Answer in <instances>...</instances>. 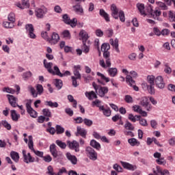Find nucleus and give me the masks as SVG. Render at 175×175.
Instances as JSON below:
<instances>
[{
  "instance_id": "obj_7",
  "label": "nucleus",
  "mask_w": 175,
  "mask_h": 175,
  "mask_svg": "<svg viewBox=\"0 0 175 175\" xmlns=\"http://www.w3.org/2000/svg\"><path fill=\"white\" fill-rule=\"evenodd\" d=\"M62 21H64L65 24L70 25L72 28H75V27L77 25V18H74L73 19L70 20V18L67 14L62 16Z\"/></svg>"
},
{
  "instance_id": "obj_14",
  "label": "nucleus",
  "mask_w": 175,
  "mask_h": 175,
  "mask_svg": "<svg viewBox=\"0 0 175 175\" xmlns=\"http://www.w3.org/2000/svg\"><path fill=\"white\" fill-rule=\"evenodd\" d=\"M140 105L144 107L147 111H150L152 109V105L148 103V99L146 97H143L140 102Z\"/></svg>"
},
{
  "instance_id": "obj_48",
  "label": "nucleus",
  "mask_w": 175,
  "mask_h": 175,
  "mask_svg": "<svg viewBox=\"0 0 175 175\" xmlns=\"http://www.w3.org/2000/svg\"><path fill=\"white\" fill-rule=\"evenodd\" d=\"M56 133L57 135H62L64 132H65V129L64 127L61 126V125H56Z\"/></svg>"
},
{
  "instance_id": "obj_40",
  "label": "nucleus",
  "mask_w": 175,
  "mask_h": 175,
  "mask_svg": "<svg viewBox=\"0 0 175 175\" xmlns=\"http://www.w3.org/2000/svg\"><path fill=\"white\" fill-rule=\"evenodd\" d=\"M10 157L15 162H18V160L20 159V156L17 152L12 151L10 153Z\"/></svg>"
},
{
  "instance_id": "obj_54",
  "label": "nucleus",
  "mask_w": 175,
  "mask_h": 175,
  "mask_svg": "<svg viewBox=\"0 0 175 175\" xmlns=\"http://www.w3.org/2000/svg\"><path fill=\"white\" fill-rule=\"evenodd\" d=\"M29 148L33 151L35 149L33 148V141L32 140V135L29 136V143H28Z\"/></svg>"
},
{
  "instance_id": "obj_2",
  "label": "nucleus",
  "mask_w": 175,
  "mask_h": 175,
  "mask_svg": "<svg viewBox=\"0 0 175 175\" xmlns=\"http://www.w3.org/2000/svg\"><path fill=\"white\" fill-rule=\"evenodd\" d=\"M79 40H82V50L83 53H88V46H87V40H88V34L84 30H81L79 32Z\"/></svg>"
},
{
  "instance_id": "obj_47",
  "label": "nucleus",
  "mask_w": 175,
  "mask_h": 175,
  "mask_svg": "<svg viewBox=\"0 0 175 175\" xmlns=\"http://www.w3.org/2000/svg\"><path fill=\"white\" fill-rule=\"evenodd\" d=\"M51 75H56V76L60 77V75H62V72L59 70V68L58 66H55L53 67V72H50Z\"/></svg>"
},
{
  "instance_id": "obj_38",
  "label": "nucleus",
  "mask_w": 175,
  "mask_h": 175,
  "mask_svg": "<svg viewBox=\"0 0 175 175\" xmlns=\"http://www.w3.org/2000/svg\"><path fill=\"white\" fill-rule=\"evenodd\" d=\"M128 143L131 146H139L140 143L135 138H130L128 139Z\"/></svg>"
},
{
  "instance_id": "obj_50",
  "label": "nucleus",
  "mask_w": 175,
  "mask_h": 175,
  "mask_svg": "<svg viewBox=\"0 0 175 175\" xmlns=\"http://www.w3.org/2000/svg\"><path fill=\"white\" fill-rule=\"evenodd\" d=\"M8 21L14 24L16 22V15L13 12H10L8 16Z\"/></svg>"
},
{
  "instance_id": "obj_6",
  "label": "nucleus",
  "mask_w": 175,
  "mask_h": 175,
  "mask_svg": "<svg viewBox=\"0 0 175 175\" xmlns=\"http://www.w3.org/2000/svg\"><path fill=\"white\" fill-rule=\"evenodd\" d=\"M122 73H124L126 75V81L127 83H129V85L132 87L135 91L138 92L139 88L135 85V81L133 79L132 77L130 75H128V73H129L128 70L126 69H123Z\"/></svg>"
},
{
  "instance_id": "obj_17",
  "label": "nucleus",
  "mask_w": 175,
  "mask_h": 175,
  "mask_svg": "<svg viewBox=\"0 0 175 175\" xmlns=\"http://www.w3.org/2000/svg\"><path fill=\"white\" fill-rule=\"evenodd\" d=\"M88 153L90 160L93 161L98 160V152H96V151H95V150H94L92 148L89 147Z\"/></svg>"
},
{
  "instance_id": "obj_53",
  "label": "nucleus",
  "mask_w": 175,
  "mask_h": 175,
  "mask_svg": "<svg viewBox=\"0 0 175 175\" xmlns=\"http://www.w3.org/2000/svg\"><path fill=\"white\" fill-rule=\"evenodd\" d=\"M55 85L57 90H61L62 88V81L61 79H55Z\"/></svg>"
},
{
  "instance_id": "obj_35",
  "label": "nucleus",
  "mask_w": 175,
  "mask_h": 175,
  "mask_svg": "<svg viewBox=\"0 0 175 175\" xmlns=\"http://www.w3.org/2000/svg\"><path fill=\"white\" fill-rule=\"evenodd\" d=\"M79 135L82 136V137H85V135H87V132H85L84 129H81V127L77 126L76 136H79Z\"/></svg>"
},
{
  "instance_id": "obj_60",
  "label": "nucleus",
  "mask_w": 175,
  "mask_h": 175,
  "mask_svg": "<svg viewBox=\"0 0 175 175\" xmlns=\"http://www.w3.org/2000/svg\"><path fill=\"white\" fill-rule=\"evenodd\" d=\"M62 35H63L64 38H66V39L70 40L71 38L70 32H69V30H64L62 32Z\"/></svg>"
},
{
  "instance_id": "obj_64",
  "label": "nucleus",
  "mask_w": 175,
  "mask_h": 175,
  "mask_svg": "<svg viewBox=\"0 0 175 175\" xmlns=\"http://www.w3.org/2000/svg\"><path fill=\"white\" fill-rule=\"evenodd\" d=\"M164 71L165 72V73H167L168 75L172 72V69L168 66V64L167 63L165 64Z\"/></svg>"
},
{
  "instance_id": "obj_42",
  "label": "nucleus",
  "mask_w": 175,
  "mask_h": 175,
  "mask_svg": "<svg viewBox=\"0 0 175 175\" xmlns=\"http://www.w3.org/2000/svg\"><path fill=\"white\" fill-rule=\"evenodd\" d=\"M100 103H102V102L100 100L96 99L92 102V106L93 107H96L99 108V111H100V107H104L103 105H100Z\"/></svg>"
},
{
  "instance_id": "obj_32",
  "label": "nucleus",
  "mask_w": 175,
  "mask_h": 175,
  "mask_svg": "<svg viewBox=\"0 0 175 175\" xmlns=\"http://www.w3.org/2000/svg\"><path fill=\"white\" fill-rule=\"evenodd\" d=\"M11 118L12 121H15V122H17L18 120L20 119V114H18L16 110H11Z\"/></svg>"
},
{
  "instance_id": "obj_43",
  "label": "nucleus",
  "mask_w": 175,
  "mask_h": 175,
  "mask_svg": "<svg viewBox=\"0 0 175 175\" xmlns=\"http://www.w3.org/2000/svg\"><path fill=\"white\" fill-rule=\"evenodd\" d=\"M55 144H57V146H58V147L62 148V150H65V148H66V143L59 139L56 140Z\"/></svg>"
},
{
  "instance_id": "obj_63",
  "label": "nucleus",
  "mask_w": 175,
  "mask_h": 175,
  "mask_svg": "<svg viewBox=\"0 0 175 175\" xmlns=\"http://www.w3.org/2000/svg\"><path fill=\"white\" fill-rule=\"evenodd\" d=\"M124 100L128 104H131L133 103V98L130 95H126L124 98Z\"/></svg>"
},
{
  "instance_id": "obj_55",
  "label": "nucleus",
  "mask_w": 175,
  "mask_h": 175,
  "mask_svg": "<svg viewBox=\"0 0 175 175\" xmlns=\"http://www.w3.org/2000/svg\"><path fill=\"white\" fill-rule=\"evenodd\" d=\"M137 121H139V124L142 126L146 127L148 126L147 120L144 118H141V116L137 119Z\"/></svg>"
},
{
  "instance_id": "obj_9",
  "label": "nucleus",
  "mask_w": 175,
  "mask_h": 175,
  "mask_svg": "<svg viewBox=\"0 0 175 175\" xmlns=\"http://www.w3.org/2000/svg\"><path fill=\"white\" fill-rule=\"evenodd\" d=\"M147 80L150 84V85H147V89L150 94H154V89L153 86L154 85V77L153 75H148L147 77Z\"/></svg>"
},
{
  "instance_id": "obj_4",
  "label": "nucleus",
  "mask_w": 175,
  "mask_h": 175,
  "mask_svg": "<svg viewBox=\"0 0 175 175\" xmlns=\"http://www.w3.org/2000/svg\"><path fill=\"white\" fill-rule=\"evenodd\" d=\"M28 90L31 92L33 98H38V95H42L43 94V85L38 84L36 85V90L32 85L28 86Z\"/></svg>"
},
{
  "instance_id": "obj_61",
  "label": "nucleus",
  "mask_w": 175,
  "mask_h": 175,
  "mask_svg": "<svg viewBox=\"0 0 175 175\" xmlns=\"http://www.w3.org/2000/svg\"><path fill=\"white\" fill-rule=\"evenodd\" d=\"M156 3L163 10H167V6L161 1H157Z\"/></svg>"
},
{
  "instance_id": "obj_34",
  "label": "nucleus",
  "mask_w": 175,
  "mask_h": 175,
  "mask_svg": "<svg viewBox=\"0 0 175 175\" xmlns=\"http://www.w3.org/2000/svg\"><path fill=\"white\" fill-rule=\"evenodd\" d=\"M74 121H75V124H82L83 122L85 125L88 126V119L87 118L83 120V118L77 117V118L74 119Z\"/></svg>"
},
{
  "instance_id": "obj_1",
  "label": "nucleus",
  "mask_w": 175,
  "mask_h": 175,
  "mask_svg": "<svg viewBox=\"0 0 175 175\" xmlns=\"http://www.w3.org/2000/svg\"><path fill=\"white\" fill-rule=\"evenodd\" d=\"M109 50H110V44L103 43L101 45V51L103 52V58H105L106 64L105 63V60L100 59L99 64L105 69L111 66V59H110V52Z\"/></svg>"
},
{
  "instance_id": "obj_59",
  "label": "nucleus",
  "mask_w": 175,
  "mask_h": 175,
  "mask_svg": "<svg viewBox=\"0 0 175 175\" xmlns=\"http://www.w3.org/2000/svg\"><path fill=\"white\" fill-rule=\"evenodd\" d=\"M32 77V72H31V71H27L23 74V79H25V80H28V79H29V77Z\"/></svg>"
},
{
  "instance_id": "obj_58",
  "label": "nucleus",
  "mask_w": 175,
  "mask_h": 175,
  "mask_svg": "<svg viewBox=\"0 0 175 175\" xmlns=\"http://www.w3.org/2000/svg\"><path fill=\"white\" fill-rule=\"evenodd\" d=\"M118 18H120V21L122 23H124L125 21V16H124V13L123 11L120 10L119 12V14H118Z\"/></svg>"
},
{
  "instance_id": "obj_22",
  "label": "nucleus",
  "mask_w": 175,
  "mask_h": 175,
  "mask_svg": "<svg viewBox=\"0 0 175 175\" xmlns=\"http://www.w3.org/2000/svg\"><path fill=\"white\" fill-rule=\"evenodd\" d=\"M22 3H17L16 6L19 8V9H27L29 8V0H21Z\"/></svg>"
},
{
  "instance_id": "obj_10",
  "label": "nucleus",
  "mask_w": 175,
  "mask_h": 175,
  "mask_svg": "<svg viewBox=\"0 0 175 175\" xmlns=\"http://www.w3.org/2000/svg\"><path fill=\"white\" fill-rule=\"evenodd\" d=\"M67 146H68L70 150H75V152L80 151V144L77 141H67Z\"/></svg>"
},
{
  "instance_id": "obj_12",
  "label": "nucleus",
  "mask_w": 175,
  "mask_h": 175,
  "mask_svg": "<svg viewBox=\"0 0 175 175\" xmlns=\"http://www.w3.org/2000/svg\"><path fill=\"white\" fill-rule=\"evenodd\" d=\"M27 111L33 118H36L38 117V112L35 111L32 107H31V101L26 103Z\"/></svg>"
},
{
  "instance_id": "obj_28",
  "label": "nucleus",
  "mask_w": 175,
  "mask_h": 175,
  "mask_svg": "<svg viewBox=\"0 0 175 175\" xmlns=\"http://www.w3.org/2000/svg\"><path fill=\"white\" fill-rule=\"evenodd\" d=\"M90 146H92L93 148L96 149V150L99 151L102 148L100 146V144L99 142H96L95 139H92L90 142Z\"/></svg>"
},
{
  "instance_id": "obj_21",
  "label": "nucleus",
  "mask_w": 175,
  "mask_h": 175,
  "mask_svg": "<svg viewBox=\"0 0 175 175\" xmlns=\"http://www.w3.org/2000/svg\"><path fill=\"white\" fill-rule=\"evenodd\" d=\"M155 84L157 87L159 89H163L165 87V83L163 82V79L161 76H159L155 79Z\"/></svg>"
},
{
  "instance_id": "obj_51",
  "label": "nucleus",
  "mask_w": 175,
  "mask_h": 175,
  "mask_svg": "<svg viewBox=\"0 0 175 175\" xmlns=\"http://www.w3.org/2000/svg\"><path fill=\"white\" fill-rule=\"evenodd\" d=\"M42 114L43 116H44V117L51 118L53 116L51 114V111L47 108L42 109Z\"/></svg>"
},
{
  "instance_id": "obj_25",
  "label": "nucleus",
  "mask_w": 175,
  "mask_h": 175,
  "mask_svg": "<svg viewBox=\"0 0 175 175\" xmlns=\"http://www.w3.org/2000/svg\"><path fill=\"white\" fill-rule=\"evenodd\" d=\"M44 66L46 69H47L49 73H54V70H53V63L47 62L46 59L43 61Z\"/></svg>"
},
{
  "instance_id": "obj_29",
  "label": "nucleus",
  "mask_w": 175,
  "mask_h": 175,
  "mask_svg": "<svg viewBox=\"0 0 175 175\" xmlns=\"http://www.w3.org/2000/svg\"><path fill=\"white\" fill-rule=\"evenodd\" d=\"M100 111H102L103 115L106 117H110V116H111V110H110L109 108H105V106L100 107Z\"/></svg>"
},
{
  "instance_id": "obj_23",
  "label": "nucleus",
  "mask_w": 175,
  "mask_h": 175,
  "mask_svg": "<svg viewBox=\"0 0 175 175\" xmlns=\"http://www.w3.org/2000/svg\"><path fill=\"white\" fill-rule=\"evenodd\" d=\"M109 43L111 45H112L116 53H120V48H118V38H115V40L111 38L109 40Z\"/></svg>"
},
{
  "instance_id": "obj_49",
  "label": "nucleus",
  "mask_w": 175,
  "mask_h": 175,
  "mask_svg": "<svg viewBox=\"0 0 175 175\" xmlns=\"http://www.w3.org/2000/svg\"><path fill=\"white\" fill-rule=\"evenodd\" d=\"M168 17H169V21H170V23H175V12L170 11Z\"/></svg>"
},
{
  "instance_id": "obj_18",
  "label": "nucleus",
  "mask_w": 175,
  "mask_h": 175,
  "mask_svg": "<svg viewBox=\"0 0 175 175\" xmlns=\"http://www.w3.org/2000/svg\"><path fill=\"white\" fill-rule=\"evenodd\" d=\"M154 175H170L169 170H162L159 166H157L156 170L153 169Z\"/></svg>"
},
{
  "instance_id": "obj_37",
  "label": "nucleus",
  "mask_w": 175,
  "mask_h": 175,
  "mask_svg": "<svg viewBox=\"0 0 175 175\" xmlns=\"http://www.w3.org/2000/svg\"><path fill=\"white\" fill-rule=\"evenodd\" d=\"M122 165L124 169H126L128 170H131V171L135 170L134 166L129 163L122 162Z\"/></svg>"
},
{
  "instance_id": "obj_57",
  "label": "nucleus",
  "mask_w": 175,
  "mask_h": 175,
  "mask_svg": "<svg viewBox=\"0 0 175 175\" xmlns=\"http://www.w3.org/2000/svg\"><path fill=\"white\" fill-rule=\"evenodd\" d=\"M74 10L76 12V13H78L79 14H81L83 13V8L81 6L77 5L74 7Z\"/></svg>"
},
{
  "instance_id": "obj_46",
  "label": "nucleus",
  "mask_w": 175,
  "mask_h": 175,
  "mask_svg": "<svg viewBox=\"0 0 175 175\" xmlns=\"http://www.w3.org/2000/svg\"><path fill=\"white\" fill-rule=\"evenodd\" d=\"M97 98H98V96L96 95L95 92L91 91V92H88V99L90 100H92L97 99Z\"/></svg>"
},
{
  "instance_id": "obj_20",
  "label": "nucleus",
  "mask_w": 175,
  "mask_h": 175,
  "mask_svg": "<svg viewBox=\"0 0 175 175\" xmlns=\"http://www.w3.org/2000/svg\"><path fill=\"white\" fill-rule=\"evenodd\" d=\"M49 41L51 44H57L58 42H59V35L55 32H53L51 36V39L49 38Z\"/></svg>"
},
{
  "instance_id": "obj_8",
  "label": "nucleus",
  "mask_w": 175,
  "mask_h": 175,
  "mask_svg": "<svg viewBox=\"0 0 175 175\" xmlns=\"http://www.w3.org/2000/svg\"><path fill=\"white\" fill-rule=\"evenodd\" d=\"M152 8L153 7L151 5H148L146 10L150 14V17L154 18V20H159V17L161 14V12L159 10L153 11Z\"/></svg>"
},
{
  "instance_id": "obj_27",
  "label": "nucleus",
  "mask_w": 175,
  "mask_h": 175,
  "mask_svg": "<svg viewBox=\"0 0 175 175\" xmlns=\"http://www.w3.org/2000/svg\"><path fill=\"white\" fill-rule=\"evenodd\" d=\"M99 14L101 17H103L107 23L110 22V16H109V14H107V12L105 11V10L100 9L99 11Z\"/></svg>"
},
{
  "instance_id": "obj_16",
  "label": "nucleus",
  "mask_w": 175,
  "mask_h": 175,
  "mask_svg": "<svg viewBox=\"0 0 175 175\" xmlns=\"http://www.w3.org/2000/svg\"><path fill=\"white\" fill-rule=\"evenodd\" d=\"M97 76L100 77V79H98V83H99V84H103V85H105V83L103 81H105V83H109V81H110L109 77H105L100 72H97Z\"/></svg>"
},
{
  "instance_id": "obj_36",
  "label": "nucleus",
  "mask_w": 175,
  "mask_h": 175,
  "mask_svg": "<svg viewBox=\"0 0 175 175\" xmlns=\"http://www.w3.org/2000/svg\"><path fill=\"white\" fill-rule=\"evenodd\" d=\"M35 14L38 18H43V16H44V11L41 8H37L36 10Z\"/></svg>"
},
{
  "instance_id": "obj_31",
  "label": "nucleus",
  "mask_w": 175,
  "mask_h": 175,
  "mask_svg": "<svg viewBox=\"0 0 175 175\" xmlns=\"http://www.w3.org/2000/svg\"><path fill=\"white\" fill-rule=\"evenodd\" d=\"M108 75L111 77H116V75L118 73V70L117 68H109L107 70Z\"/></svg>"
},
{
  "instance_id": "obj_19",
  "label": "nucleus",
  "mask_w": 175,
  "mask_h": 175,
  "mask_svg": "<svg viewBox=\"0 0 175 175\" xmlns=\"http://www.w3.org/2000/svg\"><path fill=\"white\" fill-rule=\"evenodd\" d=\"M111 15L115 20H118V14H120V12L118 10V8H117V6L116 4H112L111 6Z\"/></svg>"
},
{
  "instance_id": "obj_45",
  "label": "nucleus",
  "mask_w": 175,
  "mask_h": 175,
  "mask_svg": "<svg viewBox=\"0 0 175 175\" xmlns=\"http://www.w3.org/2000/svg\"><path fill=\"white\" fill-rule=\"evenodd\" d=\"M3 27L4 28H9L12 29L14 27V23H12V22L10 21H4L3 23Z\"/></svg>"
},
{
  "instance_id": "obj_26",
  "label": "nucleus",
  "mask_w": 175,
  "mask_h": 175,
  "mask_svg": "<svg viewBox=\"0 0 175 175\" xmlns=\"http://www.w3.org/2000/svg\"><path fill=\"white\" fill-rule=\"evenodd\" d=\"M66 156L72 165H76L77 163V157H76V156L72 155L70 152H67Z\"/></svg>"
},
{
  "instance_id": "obj_15",
  "label": "nucleus",
  "mask_w": 175,
  "mask_h": 175,
  "mask_svg": "<svg viewBox=\"0 0 175 175\" xmlns=\"http://www.w3.org/2000/svg\"><path fill=\"white\" fill-rule=\"evenodd\" d=\"M7 98L9 100L10 105L12 107H17V102H18V98L11 94H7Z\"/></svg>"
},
{
  "instance_id": "obj_39",
  "label": "nucleus",
  "mask_w": 175,
  "mask_h": 175,
  "mask_svg": "<svg viewBox=\"0 0 175 175\" xmlns=\"http://www.w3.org/2000/svg\"><path fill=\"white\" fill-rule=\"evenodd\" d=\"M139 118H140V116H134L132 113H129L128 116V120L133 123H135Z\"/></svg>"
},
{
  "instance_id": "obj_30",
  "label": "nucleus",
  "mask_w": 175,
  "mask_h": 175,
  "mask_svg": "<svg viewBox=\"0 0 175 175\" xmlns=\"http://www.w3.org/2000/svg\"><path fill=\"white\" fill-rule=\"evenodd\" d=\"M136 7L137 8L139 12H140V14L143 16H146V12H145V6L144 3H138L136 5Z\"/></svg>"
},
{
  "instance_id": "obj_44",
  "label": "nucleus",
  "mask_w": 175,
  "mask_h": 175,
  "mask_svg": "<svg viewBox=\"0 0 175 175\" xmlns=\"http://www.w3.org/2000/svg\"><path fill=\"white\" fill-rule=\"evenodd\" d=\"M68 99L69 102H71L72 104V107L75 109H77V100H75V98H73V96L72 95H68Z\"/></svg>"
},
{
  "instance_id": "obj_24",
  "label": "nucleus",
  "mask_w": 175,
  "mask_h": 175,
  "mask_svg": "<svg viewBox=\"0 0 175 175\" xmlns=\"http://www.w3.org/2000/svg\"><path fill=\"white\" fill-rule=\"evenodd\" d=\"M80 70H81V67L80 65L75 66L73 68L74 77L77 79H81V75L80 74Z\"/></svg>"
},
{
  "instance_id": "obj_11",
  "label": "nucleus",
  "mask_w": 175,
  "mask_h": 175,
  "mask_svg": "<svg viewBox=\"0 0 175 175\" xmlns=\"http://www.w3.org/2000/svg\"><path fill=\"white\" fill-rule=\"evenodd\" d=\"M22 154L23 156L24 162H25V163H32L35 162V159L32 157L31 153L29 152L27 154V150H23L22 151Z\"/></svg>"
},
{
  "instance_id": "obj_13",
  "label": "nucleus",
  "mask_w": 175,
  "mask_h": 175,
  "mask_svg": "<svg viewBox=\"0 0 175 175\" xmlns=\"http://www.w3.org/2000/svg\"><path fill=\"white\" fill-rule=\"evenodd\" d=\"M25 29L28 32L29 38H31V39L36 38V35H35V33H33V31H35V29H33V25L32 24L26 25Z\"/></svg>"
},
{
  "instance_id": "obj_62",
  "label": "nucleus",
  "mask_w": 175,
  "mask_h": 175,
  "mask_svg": "<svg viewBox=\"0 0 175 175\" xmlns=\"http://www.w3.org/2000/svg\"><path fill=\"white\" fill-rule=\"evenodd\" d=\"M105 34L108 38H111V36L114 35V31H113L112 29H108L105 31Z\"/></svg>"
},
{
  "instance_id": "obj_56",
  "label": "nucleus",
  "mask_w": 175,
  "mask_h": 175,
  "mask_svg": "<svg viewBox=\"0 0 175 175\" xmlns=\"http://www.w3.org/2000/svg\"><path fill=\"white\" fill-rule=\"evenodd\" d=\"M47 172H46V174L49 175H57V173L54 172V169L53 168V166L49 165L47 167Z\"/></svg>"
},
{
  "instance_id": "obj_5",
  "label": "nucleus",
  "mask_w": 175,
  "mask_h": 175,
  "mask_svg": "<svg viewBox=\"0 0 175 175\" xmlns=\"http://www.w3.org/2000/svg\"><path fill=\"white\" fill-rule=\"evenodd\" d=\"M49 150L53 159H61V158L64 157L62 152H59L57 150V146L55 145V144H52L51 145H50Z\"/></svg>"
},
{
  "instance_id": "obj_33",
  "label": "nucleus",
  "mask_w": 175,
  "mask_h": 175,
  "mask_svg": "<svg viewBox=\"0 0 175 175\" xmlns=\"http://www.w3.org/2000/svg\"><path fill=\"white\" fill-rule=\"evenodd\" d=\"M44 105H45V106H48L49 107H51V109L57 108L59 106L58 103L53 102L51 100L45 101Z\"/></svg>"
},
{
  "instance_id": "obj_41",
  "label": "nucleus",
  "mask_w": 175,
  "mask_h": 175,
  "mask_svg": "<svg viewBox=\"0 0 175 175\" xmlns=\"http://www.w3.org/2000/svg\"><path fill=\"white\" fill-rule=\"evenodd\" d=\"M124 129L130 131H133L135 127L130 122L126 121V123L124 124Z\"/></svg>"
},
{
  "instance_id": "obj_3",
  "label": "nucleus",
  "mask_w": 175,
  "mask_h": 175,
  "mask_svg": "<svg viewBox=\"0 0 175 175\" xmlns=\"http://www.w3.org/2000/svg\"><path fill=\"white\" fill-rule=\"evenodd\" d=\"M92 86H93L94 89L95 90L96 93H98V96L100 98L105 97V96L106 94H107V93H109V88H107V87H105V86L99 87V85H98L95 82L92 83Z\"/></svg>"
},
{
  "instance_id": "obj_52",
  "label": "nucleus",
  "mask_w": 175,
  "mask_h": 175,
  "mask_svg": "<svg viewBox=\"0 0 175 175\" xmlns=\"http://www.w3.org/2000/svg\"><path fill=\"white\" fill-rule=\"evenodd\" d=\"M1 124L8 131H10V129H12V125H10V124H9V122H8V121H6V120H2L1 121Z\"/></svg>"
}]
</instances>
